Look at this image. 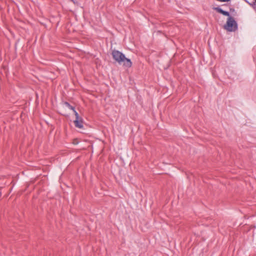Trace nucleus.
<instances>
[{
	"label": "nucleus",
	"instance_id": "f03ea898",
	"mask_svg": "<svg viewBox=\"0 0 256 256\" xmlns=\"http://www.w3.org/2000/svg\"><path fill=\"white\" fill-rule=\"evenodd\" d=\"M224 28L228 32H235L238 30V24L234 18L229 16Z\"/></svg>",
	"mask_w": 256,
	"mask_h": 256
},
{
	"label": "nucleus",
	"instance_id": "1a4fd4ad",
	"mask_svg": "<svg viewBox=\"0 0 256 256\" xmlns=\"http://www.w3.org/2000/svg\"><path fill=\"white\" fill-rule=\"evenodd\" d=\"M230 10L233 11V10H234V9H232V8H231V9H230Z\"/></svg>",
	"mask_w": 256,
	"mask_h": 256
},
{
	"label": "nucleus",
	"instance_id": "f257e3e1",
	"mask_svg": "<svg viewBox=\"0 0 256 256\" xmlns=\"http://www.w3.org/2000/svg\"><path fill=\"white\" fill-rule=\"evenodd\" d=\"M113 58L120 64H122L124 66L130 68L132 66V62L130 59L126 58L124 54L122 52L114 50L112 53Z\"/></svg>",
	"mask_w": 256,
	"mask_h": 256
},
{
	"label": "nucleus",
	"instance_id": "423d86ee",
	"mask_svg": "<svg viewBox=\"0 0 256 256\" xmlns=\"http://www.w3.org/2000/svg\"><path fill=\"white\" fill-rule=\"evenodd\" d=\"M74 114V115L76 116V120H79L80 118H82L80 117L78 113L76 112V110H74V111H73Z\"/></svg>",
	"mask_w": 256,
	"mask_h": 256
},
{
	"label": "nucleus",
	"instance_id": "20e7f679",
	"mask_svg": "<svg viewBox=\"0 0 256 256\" xmlns=\"http://www.w3.org/2000/svg\"><path fill=\"white\" fill-rule=\"evenodd\" d=\"M74 122L75 126L76 128H83L82 118H80L79 120H75Z\"/></svg>",
	"mask_w": 256,
	"mask_h": 256
},
{
	"label": "nucleus",
	"instance_id": "0eeeda50",
	"mask_svg": "<svg viewBox=\"0 0 256 256\" xmlns=\"http://www.w3.org/2000/svg\"><path fill=\"white\" fill-rule=\"evenodd\" d=\"M70 0L72 1L74 4L76 3V2L74 0Z\"/></svg>",
	"mask_w": 256,
	"mask_h": 256
},
{
	"label": "nucleus",
	"instance_id": "6e6552de",
	"mask_svg": "<svg viewBox=\"0 0 256 256\" xmlns=\"http://www.w3.org/2000/svg\"><path fill=\"white\" fill-rule=\"evenodd\" d=\"M230 10L233 11V10H234V9H232V8H231V9H230Z\"/></svg>",
	"mask_w": 256,
	"mask_h": 256
},
{
	"label": "nucleus",
	"instance_id": "39448f33",
	"mask_svg": "<svg viewBox=\"0 0 256 256\" xmlns=\"http://www.w3.org/2000/svg\"><path fill=\"white\" fill-rule=\"evenodd\" d=\"M64 104L69 108L70 110H72V111H74L75 108L74 106H71L68 102H64Z\"/></svg>",
	"mask_w": 256,
	"mask_h": 256
},
{
	"label": "nucleus",
	"instance_id": "9d476101",
	"mask_svg": "<svg viewBox=\"0 0 256 256\" xmlns=\"http://www.w3.org/2000/svg\"><path fill=\"white\" fill-rule=\"evenodd\" d=\"M256 2V0H254Z\"/></svg>",
	"mask_w": 256,
	"mask_h": 256
},
{
	"label": "nucleus",
	"instance_id": "7ed1b4c3",
	"mask_svg": "<svg viewBox=\"0 0 256 256\" xmlns=\"http://www.w3.org/2000/svg\"><path fill=\"white\" fill-rule=\"evenodd\" d=\"M213 9L215 10H216L217 12L228 16H230V13L228 12L224 11L221 8L219 7H214L213 8Z\"/></svg>",
	"mask_w": 256,
	"mask_h": 256
}]
</instances>
